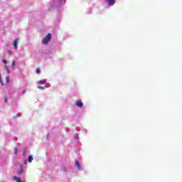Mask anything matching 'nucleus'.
Listing matches in <instances>:
<instances>
[{
    "label": "nucleus",
    "mask_w": 182,
    "mask_h": 182,
    "mask_svg": "<svg viewBox=\"0 0 182 182\" xmlns=\"http://www.w3.org/2000/svg\"><path fill=\"white\" fill-rule=\"evenodd\" d=\"M22 93H23V94L25 93V90H23V91H22Z\"/></svg>",
    "instance_id": "21"
},
{
    "label": "nucleus",
    "mask_w": 182,
    "mask_h": 182,
    "mask_svg": "<svg viewBox=\"0 0 182 182\" xmlns=\"http://www.w3.org/2000/svg\"><path fill=\"white\" fill-rule=\"evenodd\" d=\"M107 1V4L109 6H113L114 4H116V1L114 0H106Z\"/></svg>",
    "instance_id": "5"
},
{
    "label": "nucleus",
    "mask_w": 182,
    "mask_h": 182,
    "mask_svg": "<svg viewBox=\"0 0 182 182\" xmlns=\"http://www.w3.org/2000/svg\"><path fill=\"white\" fill-rule=\"evenodd\" d=\"M13 180H14V181H16V182H25V181H22L21 179V178H19V177H18L16 176H13Z\"/></svg>",
    "instance_id": "4"
},
{
    "label": "nucleus",
    "mask_w": 182,
    "mask_h": 182,
    "mask_svg": "<svg viewBox=\"0 0 182 182\" xmlns=\"http://www.w3.org/2000/svg\"><path fill=\"white\" fill-rule=\"evenodd\" d=\"M3 63H4V65H6V63H8V61H6V60L4 59V60H3Z\"/></svg>",
    "instance_id": "16"
},
{
    "label": "nucleus",
    "mask_w": 182,
    "mask_h": 182,
    "mask_svg": "<svg viewBox=\"0 0 182 182\" xmlns=\"http://www.w3.org/2000/svg\"><path fill=\"white\" fill-rule=\"evenodd\" d=\"M16 117H17V116H16V115L14 117V119H16Z\"/></svg>",
    "instance_id": "20"
},
{
    "label": "nucleus",
    "mask_w": 182,
    "mask_h": 182,
    "mask_svg": "<svg viewBox=\"0 0 182 182\" xmlns=\"http://www.w3.org/2000/svg\"><path fill=\"white\" fill-rule=\"evenodd\" d=\"M5 103H8V97L6 96L4 97Z\"/></svg>",
    "instance_id": "13"
},
{
    "label": "nucleus",
    "mask_w": 182,
    "mask_h": 182,
    "mask_svg": "<svg viewBox=\"0 0 182 182\" xmlns=\"http://www.w3.org/2000/svg\"><path fill=\"white\" fill-rule=\"evenodd\" d=\"M33 160V157H32V155H30L28 158V163H32Z\"/></svg>",
    "instance_id": "9"
},
{
    "label": "nucleus",
    "mask_w": 182,
    "mask_h": 182,
    "mask_svg": "<svg viewBox=\"0 0 182 182\" xmlns=\"http://www.w3.org/2000/svg\"><path fill=\"white\" fill-rule=\"evenodd\" d=\"M9 82H11V78L9 77V76H7L6 77V83H9Z\"/></svg>",
    "instance_id": "11"
},
{
    "label": "nucleus",
    "mask_w": 182,
    "mask_h": 182,
    "mask_svg": "<svg viewBox=\"0 0 182 182\" xmlns=\"http://www.w3.org/2000/svg\"><path fill=\"white\" fill-rule=\"evenodd\" d=\"M14 154H16L18 153V148H15L14 150Z\"/></svg>",
    "instance_id": "15"
},
{
    "label": "nucleus",
    "mask_w": 182,
    "mask_h": 182,
    "mask_svg": "<svg viewBox=\"0 0 182 182\" xmlns=\"http://www.w3.org/2000/svg\"><path fill=\"white\" fill-rule=\"evenodd\" d=\"M22 173H23V166H21V168L20 171H17V174L18 176H21V174H22Z\"/></svg>",
    "instance_id": "7"
},
{
    "label": "nucleus",
    "mask_w": 182,
    "mask_h": 182,
    "mask_svg": "<svg viewBox=\"0 0 182 182\" xmlns=\"http://www.w3.org/2000/svg\"><path fill=\"white\" fill-rule=\"evenodd\" d=\"M0 83L4 86V82L2 81V78L0 77Z\"/></svg>",
    "instance_id": "18"
},
{
    "label": "nucleus",
    "mask_w": 182,
    "mask_h": 182,
    "mask_svg": "<svg viewBox=\"0 0 182 182\" xmlns=\"http://www.w3.org/2000/svg\"><path fill=\"white\" fill-rule=\"evenodd\" d=\"M36 73L38 75L41 74V70H40L39 68H37Z\"/></svg>",
    "instance_id": "12"
},
{
    "label": "nucleus",
    "mask_w": 182,
    "mask_h": 182,
    "mask_svg": "<svg viewBox=\"0 0 182 182\" xmlns=\"http://www.w3.org/2000/svg\"><path fill=\"white\" fill-rule=\"evenodd\" d=\"M7 53H8L9 55H12V51H11V50H8Z\"/></svg>",
    "instance_id": "19"
},
{
    "label": "nucleus",
    "mask_w": 182,
    "mask_h": 182,
    "mask_svg": "<svg viewBox=\"0 0 182 182\" xmlns=\"http://www.w3.org/2000/svg\"><path fill=\"white\" fill-rule=\"evenodd\" d=\"M5 69L8 72V73H9V68L8 67V65L5 66Z\"/></svg>",
    "instance_id": "14"
},
{
    "label": "nucleus",
    "mask_w": 182,
    "mask_h": 182,
    "mask_svg": "<svg viewBox=\"0 0 182 182\" xmlns=\"http://www.w3.org/2000/svg\"><path fill=\"white\" fill-rule=\"evenodd\" d=\"M75 166L77 167V168H82V166H80V163L77 161H75Z\"/></svg>",
    "instance_id": "8"
},
{
    "label": "nucleus",
    "mask_w": 182,
    "mask_h": 182,
    "mask_svg": "<svg viewBox=\"0 0 182 182\" xmlns=\"http://www.w3.org/2000/svg\"><path fill=\"white\" fill-rule=\"evenodd\" d=\"M75 105L77 106L78 107H82L83 102H82L81 100H78L75 102Z\"/></svg>",
    "instance_id": "3"
},
{
    "label": "nucleus",
    "mask_w": 182,
    "mask_h": 182,
    "mask_svg": "<svg viewBox=\"0 0 182 182\" xmlns=\"http://www.w3.org/2000/svg\"><path fill=\"white\" fill-rule=\"evenodd\" d=\"M19 42V38H17L14 41V46L15 49H18V43Z\"/></svg>",
    "instance_id": "6"
},
{
    "label": "nucleus",
    "mask_w": 182,
    "mask_h": 182,
    "mask_svg": "<svg viewBox=\"0 0 182 182\" xmlns=\"http://www.w3.org/2000/svg\"><path fill=\"white\" fill-rule=\"evenodd\" d=\"M50 39H52V35L50 33H48L42 41V43L44 45H48V43L49 42V41H50Z\"/></svg>",
    "instance_id": "1"
},
{
    "label": "nucleus",
    "mask_w": 182,
    "mask_h": 182,
    "mask_svg": "<svg viewBox=\"0 0 182 182\" xmlns=\"http://www.w3.org/2000/svg\"><path fill=\"white\" fill-rule=\"evenodd\" d=\"M26 151H28V148H24L23 149V156H26Z\"/></svg>",
    "instance_id": "10"
},
{
    "label": "nucleus",
    "mask_w": 182,
    "mask_h": 182,
    "mask_svg": "<svg viewBox=\"0 0 182 182\" xmlns=\"http://www.w3.org/2000/svg\"><path fill=\"white\" fill-rule=\"evenodd\" d=\"M46 83V80H41L38 82V84L40 85H38V89H45L46 85L45 84Z\"/></svg>",
    "instance_id": "2"
},
{
    "label": "nucleus",
    "mask_w": 182,
    "mask_h": 182,
    "mask_svg": "<svg viewBox=\"0 0 182 182\" xmlns=\"http://www.w3.org/2000/svg\"><path fill=\"white\" fill-rule=\"evenodd\" d=\"M16 64L15 63V60H13L12 62H11V65L12 66H15Z\"/></svg>",
    "instance_id": "17"
}]
</instances>
